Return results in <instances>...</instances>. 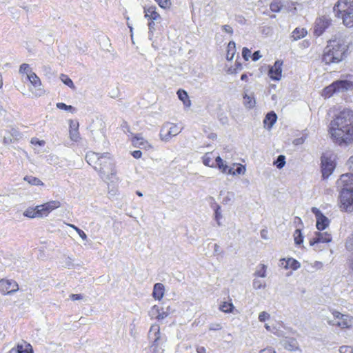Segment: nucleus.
Returning a JSON list of instances; mask_svg holds the SVG:
<instances>
[{
  "mask_svg": "<svg viewBox=\"0 0 353 353\" xmlns=\"http://www.w3.org/2000/svg\"><path fill=\"white\" fill-rule=\"evenodd\" d=\"M328 132L332 141L340 146L353 143V110L343 108L330 121Z\"/></svg>",
  "mask_w": 353,
  "mask_h": 353,
  "instance_id": "nucleus-1",
  "label": "nucleus"
},
{
  "mask_svg": "<svg viewBox=\"0 0 353 353\" xmlns=\"http://www.w3.org/2000/svg\"><path fill=\"white\" fill-rule=\"evenodd\" d=\"M352 172L343 174L337 183L342 188L339 196V208L341 211L351 212L353 211V155L347 161Z\"/></svg>",
  "mask_w": 353,
  "mask_h": 353,
  "instance_id": "nucleus-2",
  "label": "nucleus"
},
{
  "mask_svg": "<svg viewBox=\"0 0 353 353\" xmlns=\"http://www.w3.org/2000/svg\"><path fill=\"white\" fill-rule=\"evenodd\" d=\"M85 160L100 174L110 172L112 175H115L117 173L115 165L111 154L108 152L99 154L90 151L85 155Z\"/></svg>",
  "mask_w": 353,
  "mask_h": 353,
  "instance_id": "nucleus-3",
  "label": "nucleus"
},
{
  "mask_svg": "<svg viewBox=\"0 0 353 353\" xmlns=\"http://www.w3.org/2000/svg\"><path fill=\"white\" fill-rule=\"evenodd\" d=\"M348 49V45L343 41H330L322 54V62L326 65L338 63L346 57Z\"/></svg>",
  "mask_w": 353,
  "mask_h": 353,
  "instance_id": "nucleus-4",
  "label": "nucleus"
},
{
  "mask_svg": "<svg viewBox=\"0 0 353 353\" xmlns=\"http://www.w3.org/2000/svg\"><path fill=\"white\" fill-rule=\"evenodd\" d=\"M214 158L213 152H206L202 157V162L205 166L212 168H216L222 173L233 176L244 174L246 171L245 166L241 163H234L232 164V167L230 168L225 163L221 157L218 156L215 157V163L213 162Z\"/></svg>",
  "mask_w": 353,
  "mask_h": 353,
  "instance_id": "nucleus-5",
  "label": "nucleus"
},
{
  "mask_svg": "<svg viewBox=\"0 0 353 353\" xmlns=\"http://www.w3.org/2000/svg\"><path fill=\"white\" fill-rule=\"evenodd\" d=\"M333 9L345 27L353 28V0H338Z\"/></svg>",
  "mask_w": 353,
  "mask_h": 353,
  "instance_id": "nucleus-6",
  "label": "nucleus"
},
{
  "mask_svg": "<svg viewBox=\"0 0 353 353\" xmlns=\"http://www.w3.org/2000/svg\"><path fill=\"white\" fill-rule=\"evenodd\" d=\"M61 203L58 200H52L34 208H28L23 215L28 218H41L48 216L53 210L59 208Z\"/></svg>",
  "mask_w": 353,
  "mask_h": 353,
  "instance_id": "nucleus-7",
  "label": "nucleus"
},
{
  "mask_svg": "<svg viewBox=\"0 0 353 353\" xmlns=\"http://www.w3.org/2000/svg\"><path fill=\"white\" fill-rule=\"evenodd\" d=\"M353 90V81L350 80H336L324 88L321 95L324 99H328L336 93Z\"/></svg>",
  "mask_w": 353,
  "mask_h": 353,
  "instance_id": "nucleus-8",
  "label": "nucleus"
},
{
  "mask_svg": "<svg viewBox=\"0 0 353 353\" xmlns=\"http://www.w3.org/2000/svg\"><path fill=\"white\" fill-rule=\"evenodd\" d=\"M181 131V128L174 123H167L164 125L160 131V137L161 140L168 141L172 137L179 134Z\"/></svg>",
  "mask_w": 353,
  "mask_h": 353,
  "instance_id": "nucleus-9",
  "label": "nucleus"
},
{
  "mask_svg": "<svg viewBox=\"0 0 353 353\" xmlns=\"http://www.w3.org/2000/svg\"><path fill=\"white\" fill-rule=\"evenodd\" d=\"M334 318L336 320L335 325L341 329H349L353 324V316L347 314H343L341 312L334 310L332 312Z\"/></svg>",
  "mask_w": 353,
  "mask_h": 353,
  "instance_id": "nucleus-10",
  "label": "nucleus"
},
{
  "mask_svg": "<svg viewBox=\"0 0 353 353\" xmlns=\"http://www.w3.org/2000/svg\"><path fill=\"white\" fill-rule=\"evenodd\" d=\"M336 167L334 159L331 157L323 155L321 157V172L323 179L328 178Z\"/></svg>",
  "mask_w": 353,
  "mask_h": 353,
  "instance_id": "nucleus-11",
  "label": "nucleus"
},
{
  "mask_svg": "<svg viewBox=\"0 0 353 353\" xmlns=\"http://www.w3.org/2000/svg\"><path fill=\"white\" fill-rule=\"evenodd\" d=\"M19 289L18 283L12 279H2L0 280V293L3 295L10 294Z\"/></svg>",
  "mask_w": 353,
  "mask_h": 353,
  "instance_id": "nucleus-12",
  "label": "nucleus"
},
{
  "mask_svg": "<svg viewBox=\"0 0 353 353\" xmlns=\"http://www.w3.org/2000/svg\"><path fill=\"white\" fill-rule=\"evenodd\" d=\"M130 141L134 148H139L144 150H150L153 148L152 144L144 139L140 133L132 134Z\"/></svg>",
  "mask_w": 353,
  "mask_h": 353,
  "instance_id": "nucleus-13",
  "label": "nucleus"
},
{
  "mask_svg": "<svg viewBox=\"0 0 353 353\" xmlns=\"http://www.w3.org/2000/svg\"><path fill=\"white\" fill-rule=\"evenodd\" d=\"M316 219V227L319 231H323L329 226L330 220L316 207L311 209Z\"/></svg>",
  "mask_w": 353,
  "mask_h": 353,
  "instance_id": "nucleus-14",
  "label": "nucleus"
},
{
  "mask_svg": "<svg viewBox=\"0 0 353 353\" xmlns=\"http://www.w3.org/2000/svg\"><path fill=\"white\" fill-rule=\"evenodd\" d=\"M143 10L145 14L144 17L149 21V28H153L154 26V21L161 19L160 14L157 10V7L151 6L149 7H145Z\"/></svg>",
  "mask_w": 353,
  "mask_h": 353,
  "instance_id": "nucleus-15",
  "label": "nucleus"
},
{
  "mask_svg": "<svg viewBox=\"0 0 353 353\" xmlns=\"http://www.w3.org/2000/svg\"><path fill=\"white\" fill-rule=\"evenodd\" d=\"M283 61L277 60L274 65L270 66L268 70V76L273 81H279L282 77V66Z\"/></svg>",
  "mask_w": 353,
  "mask_h": 353,
  "instance_id": "nucleus-16",
  "label": "nucleus"
},
{
  "mask_svg": "<svg viewBox=\"0 0 353 353\" xmlns=\"http://www.w3.org/2000/svg\"><path fill=\"white\" fill-rule=\"evenodd\" d=\"M331 19L325 17L316 19L314 26V33L317 36L321 35L325 30L331 25Z\"/></svg>",
  "mask_w": 353,
  "mask_h": 353,
  "instance_id": "nucleus-17",
  "label": "nucleus"
},
{
  "mask_svg": "<svg viewBox=\"0 0 353 353\" xmlns=\"http://www.w3.org/2000/svg\"><path fill=\"white\" fill-rule=\"evenodd\" d=\"M315 236L310 240V245H314L319 243H330L332 241V236L328 232H321L318 231L315 232Z\"/></svg>",
  "mask_w": 353,
  "mask_h": 353,
  "instance_id": "nucleus-18",
  "label": "nucleus"
},
{
  "mask_svg": "<svg viewBox=\"0 0 353 353\" xmlns=\"http://www.w3.org/2000/svg\"><path fill=\"white\" fill-rule=\"evenodd\" d=\"M69 134L72 141L77 142L81 139L79 132V124L77 120H70L69 122Z\"/></svg>",
  "mask_w": 353,
  "mask_h": 353,
  "instance_id": "nucleus-19",
  "label": "nucleus"
},
{
  "mask_svg": "<svg viewBox=\"0 0 353 353\" xmlns=\"http://www.w3.org/2000/svg\"><path fill=\"white\" fill-rule=\"evenodd\" d=\"M280 265L285 270H296L301 267L300 263L293 258H283L280 260Z\"/></svg>",
  "mask_w": 353,
  "mask_h": 353,
  "instance_id": "nucleus-20",
  "label": "nucleus"
},
{
  "mask_svg": "<svg viewBox=\"0 0 353 353\" xmlns=\"http://www.w3.org/2000/svg\"><path fill=\"white\" fill-rule=\"evenodd\" d=\"M165 288L162 283H157L154 284L152 296L153 297L158 301H160L164 296Z\"/></svg>",
  "mask_w": 353,
  "mask_h": 353,
  "instance_id": "nucleus-21",
  "label": "nucleus"
},
{
  "mask_svg": "<svg viewBox=\"0 0 353 353\" xmlns=\"http://www.w3.org/2000/svg\"><path fill=\"white\" fill-rule=\"evenodd\" d=\"M307 34L306 29L303 28H296L292 32L291 37L293 41H297L304 38Z\"/></svg>",
  "mask_w": 353,
  "mask_h": 353,
  "instance_id": "nucleus-22",
  "label": "nucleus"
},
{
  "mask_svg": "<svg viewBox=\"0 0 353 353\" xmlns=\"http://www.w3.org/2000/svg\"><path fill=\"white\" fill-rule=\"evenodd\" d=\"M16 352L17 353H33V349L30 343L23 341L22 343L17 345Z\"/></svg>",
  "mask_w": 353,
  "mask_h": 353,
  "instance_id": "nucleus-23",
  "label": "nucleus"
},
{
  "mask_svg": "<svg viewBox=\"0 0 353 353\" xmlns=\"http://www.w3.org/2000/svg\"><path fill=\"white\" fill-rule=\"evenodd\" d=\"M152 312L157 320H162L166 318L168 315L167 312H164L163 309L158 305H154L152 307Z\"/></svg>",
  "mask_w": 353,
  "mask_h": 353,
  "instance_id": "nucleus-24",
  "label": "nucleus"
},
{
  "mask_svg": "<svg viewBox=\"0 0 353 353\" xmlns=\"http://www.w3.org/2000/svg\"><path fill=\"white\" fill-rule=\"evenodd\" d=\"M177 95L179 99L183 101V104L186 107H190L191 105V101L188 97L187 92L184 90L179 89L177 91Z\"/></svg>",
  "mask_w": 353,
  "mask_h": 353,
  "instance_id": "nucleus-25",
  "label": "nucleus"
},
{
  "mask_svg": "<svg viewBox=\"0 0 353 353\" xmlns=\"http://www.w3.org/2000/svg\"><path fill=\"white\" fill-rule=\"evenodd\" d=\"M236 53V44L234 41H231L228 43L227 46L226 59L228 61L233 59Z\"/></svg>",
  "mask_w": 353,
  "mask_h": 353,
  "instance_id": "nucleus-26",
  "label": "nucleus"
},
{
  "mask_svg": "<svg viewBox=\"0 0 353 353\" xmlns=\"http://www.w3.org/2000/svg\"><path fill=\"white\" fill-rule=\"evenodd\" d=\"M277 119V116L276 113L274 112H270L268 113L264 119V124L269 126V128L272 127V125L276 123Z\"/></svg>",
  "mask_w": 353,
  "mask_h": 353,
  "instance_id": "nucleus-27",
  "label": "nucleus"
},
{
  "mask_svg": "<svg viewBox=\"0 0 353 353\" xmlns=\"http://www.w3.org/2000/svg\"><path fill=\"white\" fill-rule=\"evenodd\" d=\"M27 77L34 87H39L41 85L39 77L34 72H30L28 74Z\"/></svg>",
  "mask_w": 353,
  "mask_h": 353,
  "instance_id": "nucleus-28",
  "label": "nucleus"
},
{
  "mask_svg": "<svg viewBox=\"0 0 353 353\" xmlns=\"http://www.w3.org/2000/svg\"><path fill=\"white\" fill-rule=\"evenodd\" d=\"M23 179L32 185L43 186L44 185L39 178L33 176H26Z\"/></svg>",
  "mask_w": 353,
  "mask_h": 353,
  "instance_id": "nucleus-29",
  "label": "nucleus"
},
{
  "mask_svg": "<svg viewBox=\"0 0 353 353\" xmlns=\"http://www.w3.org/2000/svg\"><path fill=\"white\" fill-rule=\"evenodd\" d=\"M283 5L280 0H274L270 4V9L273 12H279L283 8Z\"/></svg>",
  "mask_w": 353,
  "mask_h": 353,
  "instance_id": "nucleus-30",
  "label": "nucleus"
},
{
  "mask_svg": "<svg viewBox=\"0 0 353 353\" xmlns=\"http://www.w3.org/2000/svg\"><path fill=\"white\" fill-rule=\"evenodd\" d=\"M234 308V307L232 303L227 302V301L223 302L219 306L220 310H221L223 312H225V313L232 312Z\"/></svg>",
  "mask_w": 353,
  "mask_h": 353,
  "instance_id": "nucleus-31",
  "label": "nucleus"
},
{
  "mask_svg": "<svg viewBox=\"0 0 353 353\" xmlns=\"http://www.w3.org/2000/svg\"><path fill=\"white\" fill-rule=\"evenodd\" d=\"M154 331L155 339L153 342V345L158 346V341L161 338L160 328L157 325H152L150 327V332Z\"/></svg>",
  "mask_w": 353,
  "mask_h": 353,
  "instance_id": "nucleus-32",
  "label": "nucleus"
},
{
  "mask_svg": "<svg viewBox=\"0 0 353 353\" xmlns=\"http://www.w3.org/2000/svg\"><path fill=\"white\" fill-rule=\"evenodd\" d=\"M243 99H244V101H243L244 105L247 108H252L254 107L256 102H255L254 97L249 96L248 94H245L243 97Z\"/></svg>",
  "mask_w": 353,
  "mask_h": 353,
  "instance_id": "nucleus-33",
  "label": "nucleus"
},
{
  "mask_svg": "<svg viewBox=\"0 0 353 353\" xmlns=\"http://www.w3.org/2000/svg\"><path fill=\"white\" fill-rule=\"evenodd\" d=\"M60 79L64 84H65L66 85H68V87H70V88H72L73 90L75 89V86L73 83V81L68 75L61 74L60 76Z\"/></svg>",
  "mask_w": 353,
  "mask_h": 353,
  "instance_id": "nucleus-34",
  "label": "nucleus"
},
{
  "mask_svg": "<svg viewBox=\"0 0 353 353\" xmlns=\"http://www.w3.org/2000/svg\"><path fill=\"white\" fill-rule=\"evenodd\" d=\"M158 6L164 10H169L172 7L171 0H157L155 1Z\"/></svg>",
  "mask_w": 353,
  "mask_h": 353,
  "instance_id": "nucleus-35",
  "label": "nucleus"
},
{
  "mask_svg": "<svg viewBox=\"0 0 353 353\" xmlns=\"http://www.w3.org/2000/svg\"><path fill=\"white\" fill-rule=\"evenodd\" d=\"M267 271V266L264 264H260L254 275L258 277H265Z\"/></svg>",
  "mask_w": 353,
  "mask_h": 353,
  "instance_id": "nucleus-36",
  "label": "nucleus"
},
{
  "mask_svg": "<svg viewBox=\"0 0 353 353\" xmlns=\"http://www.w3.org/2000/svg\"><path fill=\"white\" fill-rule=\"evenodd\" d=\"M294 243L296 245H301L303 241V236L301 233V230L299 229H296L294 232Z\"/></svg>",
  "mask_w": 353,
  "mask_h": 353,
  "instance_id": "nucleus-37",
  "label": "nucleus"
},
{
  "mask_svg": "<svg viewBox=\"0 0 353 353\" xmlns=\"http://www.w3.org/2000/svg\"><path fill=\"white\" fill-rule=\"evenodd\" d=\"M274 164L278 168H282L285 164V157L284 155H279L277 159L274 162Z\"/></svg>",
  "mask_w": 353,
  "mask_h": 353,
  "instance_id": "nucleus-38",
  "label": "nucleus"
},
{
  "mask_svg": "<svg viewBox=\"0 0 353 353\" xmlns=\"http://www.w3.org/2000/svg\"><path fill=\"white\" fill-rule=\"evenodd\" d=\"M67 225L72 228V229H74L79 234V235L81 236V238L82 239L85 240L87 239L86 234L82 230H81L78 227H77L76 225H74L73 224H70V223H67Z\"/></svg>",
  "mask_w": 353,
  "mask_h": 353,
  "instance_id": "nucleus-39",
  "label": "nucleus"
},
{
  "mask_svg": "<svg viewBox=\"0 0 353 353\" xmlns=\"http://www.w3.org/2000/svg\"><path fill=\"white\" fill-rule=\"evenodd\" d=\"M57 108L61 109V110H68V111H71V112L74 111V108L72 105H66L64 103H57Z\"/></svg>",
  "mask_w": 353,
  "mask_h": 353,
  "instance_id": "nucleus-40",
  "label": "nucleus"
},
{
  "mask_svg": "<svg viewBox=\"0 0 353 353\" xmlns=\"http://www.w3.org/2000/svg\"><path fill=\"white\" fill-rule=\"evenodd\" d=\"M345 248L349 251L353 250V234L347 239L345 241Z\"/></svg>",
  "mask_w": 353,
  "mask_h": 353,
  "instance_id": "nucleus-41",
  "label": "nucleus"
},
{
  "mask_svg": "<svg viewBox=\"0 0 353 353\" xmlns=\"http://www.w3.org/2000/svg\"><path fill=\"white\" fill-rule=\"evenodd\" d=\"M242 57L243 59L248 61L251 56V51L246 47L242 49Z\"/></svg>",
  "mask_w": 353,
  "mask_h": 353,
  "instance_id": "nucleus-42",
  "label": "nucleus"
},
{
  "mask_svg": "<svg viewBox=\"0 0 353 353\" xmlns=\"http://www.w3.org/2000/svg\"><path fill=\"white\" fill-rule=\"evenodd\" d=\"M214 210H215V220L217 221L218 224L220 225V219L222 218V215H221V207L219 205H216Z\"/></svg>",
  "mask_w": 353,
  "mask_h": 353,
  "instance_id": "nucleus-43",
  "label": "nucleus"
},
{
  "mask_svg": "<svg viewBox=\"0 0 353 353\" xmlns=\"http://www.w3.org/2000/svg\"><path fill=\"white\" fill-rule=\"evenodd\" d=\"M340 353H353V347L349 345H343L339 348Z\"/></svg>",
  "mask_w": 353,
  "mask_h": 353,
  "instance_id": "nucleus-44",
  "label": "nucleus"
},
{
  "mask_svg": "<svg viewBox=\"0 0 353 353\" xmlns=\"http://www.w3.org/2000/svg\"><path fill=\"white\" fill-rule=\"evenodd\" d=\"M28 72H31L30 65L28 63L21 64L19 68V72L23 74L27 73Z\"/></svg>",
  "mask_w": 353,
  "mask_h": 353,
  "instance_id": "nucleus-45",
  "label": "nucleus"
},
{
  "mask_svg": "<svg viewBox=\"0 0 353 353\" xmlns=\"http://www.w3.org/2000/svg\"><path fill=\"white\" fill-rule=\"evenodd\" d=\"M30 143L32 144V145H38L39 146H43L45 144H46V142L45 141L43 140H39L36 137H34V138H32L31 139V141H30Z\"/></svg>",
  "mask_w": 353,
  "mask_h": 353,
  "instance_id": "nucleus-46",
  "label": "nucleus"
},
{
  "mask_svg": "<svg viewBox=\"0 0 353 353\" xmlns=\"http://www.w3.org/2000/svg\"><path fill=\"white\" fill-rule=\"evenodd\" d=\"M270 317L269 314L265 312H262L259 314V319L261 322H265Z\"/></svg>",
  "mask_w": 353,
  "mask_h": 353,
  "instance_id": "nucleus-47",
  "label": "nucleus"
},
{
  "mask_svg": "<svg viewBox=\"0 0 353 353\" xmlns=\"http://www.w3.org/2000/svg\"><path fill=\"white\" fill-rule=\"evenodd\" d=\"M131 154L136 159H139L142 157V152L141 150H134L131 152Z\"/></svg>",
  "mask_w": 353,
  "mask_h": 353,
  "instance_id": "nucleus-48",
  "label": "nucleus"
},
{
  "mask_svg": "<svg viewBox=\"0 0 353 353\" xmlns=\"http://www.w3.org/2000/svg\"><path fill=\"white\" fill-rule=\"evenodd\" d=\"M262 57V55L261 54L260 52L259 51H256L254 52L251 58H252V60L254 61H258L259 59H261Z\"/></svg>",
  "mask_w": 353,
  "mask_h": 353,
  "instance_id": "nucleus-49",
  "label": "nucleus"
},
{
  "mask_svg": "<svg viewBox=\"0 0 353 353\" xmlns=\"http://www.w3.org/2000/svg\"><path fill=\"white\" fill-rule=\"evenodd\" d=\"M253 287L255 289H260L261 288L265 287V284H262L261 282L259 280H254L253 281Z\"/></svg>",
  "mask_w": 353,
  "mask_h": 353,
  "instance_id": "nucleus-50",
  "label": "nucleus"
},
{
  "mask_svg": "<svg viewBox=\"0 0 353 353\" xmlns=\"http://www.w3.org/2000/svg\"><path fill=\"white\" fill-rule=\"evenodd\" d=\"M70 298L72 301H77V300L81 299L82 296L79 294H70Z\"/></svg>",
  "mask_w": 353,
  "mask_h": 353,
  "instance_id": "nucleus-51",
  "label": "nucleus"
},
{
  "mask_svg": "<svg viewBox=\"0 0 353 353\" xmlns=\"http://www.w3.org/2000/svg\"><path fill=\"white\" fill-rule=\"evenodd\" d=\"M259 353H276L275 350L272 348H265L261 350Z\"/></svg>",
  "mask_w": 353,
  "mask_h": 353,
  "instance_id": "nucleus-52",
  "label": "nucleus"
},
{
  "mask_svg": "<svg viewBox=\"0 0 353 353\" xmlns=\"http://www.w3.org/2000/svg\"><path fill=\"white\" fill-rule=\"evenodd\" d=\"M196 352L197 353H207L206 349L203 346H199L196 347Z\"/></svg>",
  "mask_w": 353,
  "mask_h": 353,
  "instance_id": "nucleus-53",
  "label": "nucleus"
},
{
  "mask_svg": "<svg viewBox=\"0 0 353 353\" xmlns=\"http://www.w3.org/2000/svg\"><path fill=\"white\" fill-rule=\"evenodd\" d=\"M223 29L227 32L232 33V28L228 25L223 26Z\"/></svg>",
  "mask_w": 353,
  "mask_h": 353,
  "instance_id": "nucleus-54",
  "label": "nucleus"
},
{
  "mask_svg": "<svg viewBox=\"0 0 353 353\" xmlns=\"http://www.w3.org/2000/svg\"><path fill=\"white\" fill-rule=\"evenodd\" d=\"M241 79L244 81H248V75L246 74H243L241 77Z\"/></svg>",
  "mask_w": 353,
  "mask_h": 353,
  "instance_id": "nucleus-55",
  "label": "nucleus"
},
{
  "mask_svg": "<svg viewBox=\"0 0 353 353\" xmlns=\"http://www.w3.org/2000/svg\"><path fill=\"white\" fill-rule=\"evenodd\" d=\"M235 65H236L235 70L237 69H239V70L241 69V64L240 63H236Z\"/></svg>",
  "mask_w": 353,
  "mask_h": 353,
  "instance_id": "nucleus-56",
  "label": "nucleus"
},
{
  "mask_svg": "<svg viewBox=\"0 0 353 353\" xmlns=\"http://www.w3.org/2000/svg\"><path fill=\"white\" fill-rule=\"evenodd\" d=\"M2 85H3V79H2V75L0 73V88L2 87Z\"/></svg>",
  "mask_w": 353,
  "mask_h": 353,
  "instance_id": "nucleus-57",
  "label": "nucleus"
},
{
  "mask_svg": "<svg viewBox=\"0 0 353 353\" xmlns=\"http://www.w3.org/2000/svg\"><path fill=\"white\" fill-rule=\"evenodd\" d=\"M350 268L353 270V261L350 263Z\"/></svg>",
  "mask_w": 353,
  "mask_h": 353,
  "instance_id": "nucleus-58",
  "label": "nucleus"
},
{
  "mask_svg": "<svg viewBox=\"0 0 353 353\" xmlns=\"http://www.w3.org/2000/svg\"><path fill=\"white\" fill-rule=\"evenodd\" d=\"M137 194L139 196H142V194L139 192H137Z\"/></svg>",
  "mask_w": 353,
  "mask_h": 353,
  "instance_id": "nucleus-59",
  "label": "nucleus"
},
{
  "mask_svg": "<svg viewBox=\"0 0 353 353\" xmlns=\"http://www.w3.org/2000/svg\"><path fill=\"white\" fill-rule=\"evenodd\" d=\"M101 164V166H103L104 167V162L103 161H100Z\"/></svg>",
  "mask_w": 353,
  "mask_h": 353,
  "instance_id": "nucleus-60",
  "label": "nucleus"
},
{
  "mask_svg": "<svg viewBox=\"0 0 353 353\" xmlns=\"http://www.w3.org/2000/svg\"><path fill=\"white\" fill-rule=\"evenodd\" d=\"M296 349H297V347H296L295 348L292 347L291 350H296Z\"/></svg>",
  "mask_w": 353,
  "mask_h": 353,
  "instance_id": "nucleus-61",
  "label": "nucleus"
}]
</instances>
